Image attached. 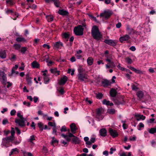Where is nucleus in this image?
I'll return each instance as SVG.
<instances>
[{
	"label": "nucleus",
	"instance_id": "obj_18",
	"mask_svg": "<svg viewBox=\"0 0 156 156\" xmlns=\"http://www.w3.org/2000/svg\"><path fill=\"white\" fill-rule=\"evenodd\" d=\"M82 52V51L80 50L76 51L75 55L77 59H80L82 57V55H80Z\"/></svg>",
	"mask_w": 156,
	"mask_h": 156
},
{
	"label": "nucleus",
	"instance_id": "obj_45",
	"mask_svg": "<svg viewBox=\"0 0 156 156\" xmlns=\"http://www.w3.org/2000/svg\"><path fill=\"white\" fill-rule=\"evenodd\" d=\"M38 114L39 115H42L44 119H45L46 116H47V114H43L41 110H39L38 112Z\"/></svg>",
	"mask_w": 156,
	"mask_h": 156
},
{
	"label": "nucleus",
	"instance_id": "obj_32",
	"mask_svg": "<svg viewBox=\"0 0 156 156\" xmlns=\"http://www.w3.org/2000/svg\"><path fill=\"white\" fill-rule=\"evenodd\" d=\"M134 33H133L131 36L132 38H135L137 36V35L140 34V33L139 32L135 30H134Z\"/></svg>",
	"mask_w": 156,
	"mask_h": 156
},
{
	"label": "nucleus",
	"instance_id": "obj_15",
	"mask_svg": "<svg viewBox=\"0 0 156 156\" xmlns=\"http://www.w3.org/2000/svg\"><path fill=\"white\" fill-rule=\"evenodd\" d=\"M67 77L66 76H64L61 79L59 82V84L62 85H64L67 81Z\"/></svg>",
	"mask_w": 156,
	"mask_h": 156
},
{
	"label": "nucleus",
	"instance_id": "obj_3",
	"mask_svg": "<svg viewBox=\"0 0 156 156\" xmlns=\"http://www.w3.org/2000/svg\"><path fill=\"white\" fill-rule=\"evenodd\" d=\"M113 14L112 12L109 10H105L103 12L100 14V17L104 18L105 19H108Z\"/></svg>",
	"mask_w": 156,
	"mask_h": 156
},
{
	"label": "nucleus",
	"instance_id": "obj_23",
	"mask_svg": "<svg viewBox=\"0 0 156 156\" xmlns=\"http://www.w3.org/2000/svg\"><path fill=\"white\" fill-rule=\"evenodd\" d=\"M93 61L94 59L92 57H88L87 60V64L89 66H91L93 63Z\"/></svg>",
	"mask_w": 156,
	"mask_h": 156
},
{
	"label": "nucleus",
	"instance_id": "obj_37",
	"mask_svg": "<svg viewBox=\"0 0 156 156\" xmlns=\"http://www.w3.org/2000/svg\"><path fill=\"white\" fill-rule=\"evenodd\" d=\"M125 60L126 62L128 64H131L133 62L131 59L129 57L126 58Z\"/></svg>",
	"mask_w": 156,
	"mask_h": 156
},
{
	"label": "nucleus",
	"instance_id": "obj_38",
	"mask_svg": "<svg viewBox=\"0 0 156 156\" xmlns=\"http://www.w3.org/2000/svg\"><path fill=\"white\" fill-rule=\"evenodd\" d=\"M32 79V78L31 77L28 76L26 78V80L27 82V83L29 85H31L32 83V81L31 80Z\"/></svg>",
	"mask_w": 156,
	"mask_h": 156
},
{
	"label": "nucleus",
	"instance_id": "obj_8",
	"mask_svg": "<svg viewBox=\"0 0 156 156\" xmlns=\"http://www.w3.org/2000/svg\"><path fill=\"white\" fill-rule=\"evenodd\" d=\"M109 132L111 135L113 137H115L118 135V134L117 131L115 130L110 128L109 129Z\"/></svg>",
	"mask_w": 156,
	"mask_h": 156
},
{
	"label": "nucleus",
	"instance_id": "obj_26",
	"mask_svg": "<svg viewBox=\"0 0 156 156\" xmlns=\"http://www.w3.org/2000/svg\"><path fill=\"white\" fill-rule=\"evenodd\" d=\"M35 140V137L34 135L31 136L30 138L27 140L28 142L33 144V145H34V143H33V141Z\"/></svg>",
	"mask_w": 156,
	"mask_h": 156
},
{
	"label": "nucleus",
	"instance_id": "obj_31",
	"mask_svg": "<svg viewBox=\"0 0 156 156\" xmlns=\"http://www.w3.org/2000/svg\"><path fill=\"white\" fill-rule=\"evenodd\" d=\"M53 2L55 5L57 7H58L60 5V2L59 0H54Z\"/></svg>",
	"mask_w": 156,
	"mask_h": 156
},
{
	"label": "nucleus",
	"instance_id": "obj_40",
	"mask_svg": "<svg viewBox=\"0 0 156 156\" xmlns=\"http://www.w3.org/2000/svg\"><path fill=\"white\" fill-rule=\"evenodd\" d=\"M46 17L49 22L52 21L53 20V17L52 16H46Z\"/></svg>",
	"mask_w": 156,
	"mask_h": 156
},
{
	"label": "nucleus",
	"instance_id": "obj_42",
	"mask_svg": "<svg viewBox=\"0 0 156 156\" xmlns=\"http://www.w3.org/2000/svg\"><path fill=\"white\" fill-rule=\"evenodd\" d=\"M61 136H62L67 141H70V139L68 135H65L63 134H61Z\"/></svg>",
	"mask_w": 156,
	"mask_h": 156
},
{
	"label": "nucleus",
	"instance_id": "obj_44",
	"mask_svg": "<svg viewBox=\"0 0 156 156\" xmlns=\"http://www.w3.org/2000/svg\"><path fill=\"white\" fill-rule=\"evenodd\" d=\"M58 141L56 140L54 137H53L52 138V140L51 142V144H54L58 143Z\"/></svg>",
	"mask_w": 156,
	"mask_h": 156
},
{
	"label": "nucleus",
	"instance_id": "obj_4",
	"mask_svg": "<svg viewBox=\"0 0 156 156\" xmlns=\"http://www.w3.org/2000/svg\"><path fill=\"white\" fill-rule=\"evenodd\" d=\"M104 111V109L102 108H99L96 110V118L98 121H100L103 119V116L102 115V114Z\"/></svg>",
	"mask_w": 156,
	"mask_h": 156
},
{
	"label": "nucleus",
	"instance_id": "obj_21",
	"mask_svg": "<svg viewBox=\"0 0 156 156\" xmlns=\"http://www.w3.org/2000/svg\"><path fill=\"white\" fill-rule=\"evenodd\" d=\"M110 95L112 97H115L117 94V91L116 90L112 89L110 92Z\"/></svg>",
	"mask_w": 156,
	"mask_h": 156
},
{
	"label": "nucleus",
	"instance_id": "obj_1",
	"mask_svg": "<svg viewBox=\"0 0 156 156\" xmlns=\"http://www.w3.org/2000/svg\"><path fill=\"white\" fill-rule=\"evenodd\" d=\"M92 36L94 39H101L103 38V35L99 29L98 27L95 25L93 26L91 30Z\"/></svg>",
	"mask_w": 156,
	"mask_h": 156
},
{
	"label": "nucleus",
	"instance_id": "obj_63",
	"mask_svg": "<svg viewBox=\"0 0 156 156\" xmlns=\"http://www.w3.org/2000/svg\"><path fill=\"white\" fill-rule=\"evenodd\" d=\"M117 67L120 70L122 71H124L125 68L121 66L119 63V65H118Z\"/></svg>",
	"mask_w": 156,
	"mask_h": 156
},
{
	"label": "nucleus",
	"instance_id": "obj_29",
	"mask_svg": "<svg viewBox=\"0 0 156 156\" xmlns=\"http://www.w3.org/2000/svg\"><path fill=\"white\" fill-rule=\"evenodd\" d=\"M18 149L17 148L12 149L11 150V152L9 153V156H11L13 154H16V153H18Z\"/></svg>",
	"mask_w": 156,
	"mask_h": 156
},
{
	"label": "nucleus",
	"instance_id": "obj_52",
	"mask_svg": "<svg viewBox=\"0 0 156 156\" xmlns=\"http://www.w3.org/2000/svg\"><path fill=\"white\" fill-rule=\"evenodd\" d=\"M75 70L74 69H69L68 70V73H71V75H73L74 74Z\"/></svg>",
	"mask_w": 156,
	"mask_h": 156
},
{
	"label": "nucleus",
	"instance_id": "obj_11",
	"mask_svg": "<svg viewBox=\"0 0 156 156\" xmlns=\"http://www.w3.org/2000/svg\"><path fill=\"white\" fill-rule=\"evenodd\" d=\"M104 42L106 44L112 46H115L116 42L112 40H104Z\"/></svg>",
	"mask_w": 156,
	"mask_h": 156
},
{
	"label": "nucleus",
	"instance_id": "obj_51",
	"mask_svg": "<svg viewBox=\"0 0 156 156\" xmlns=\"http://www.w3.org/2000/svg\"><path fill=\"white\" fill-rule=\"evenodd\" d=\"M52 133L55 135H57L56 127H54L52 128Z\"/></svg>",
	"mask_w": 156,
	"mask_h": 156
},
{
	"label": "nucleus",
	"instance_id": "obj_33",
	"mask_svg": "<svg viewBox=\"0 0 156 156\" xmlns=\"http://www.w3.org/2000/svg\"><path fill=\"white\" fill-rule=\"evenodd\" d=\"M148 131L151 134H154L156 132V128H151L150 129H148Z\"/></svg>",
	"mask_w": 156,
	"mask_h": 156
},
{
	"label": "nucleus",
	"instance_id": "obj_20",
	"mask_svg": "<svg viewBox=\"0 0 156 156\" xmlns=\"http://www.w3.org/2000/svg\"><path fill=\"white\" fill-rule=\"evenodd\" d=\"M136 117H137V121L140 120H144L145 119V116L143 115H140L139 114H136L135 115Z\"/></svg>",
	"mask_w": 156,
	"mask_h": 156
},
{
	"label": "nucleus",
	"instance_id": "obj_7",
	"mask_svg": "<svg viewBox=\"0 0 156 156\" xmlns=\"http://www.w3.org/2000/svg\"><path fill=\"white\" fill-rule=\"evenodd\" d=\"M15 122L19 126H23L24 125V119H16Z\"/></svg>",
	"mask_w": 156,
	"mask_h": 156
},
{
	"label": "nucleus",
	"instance_id": "obj_39",
	"mask_svg": "<svg viewBox=\"0 0 156 156\" xmlns=\"http://www.w3.org/2000/svg\"><path fill=\"white\" fill-rule=\"evenodd\" d=\"M48 125L50 126L55 127L56 126V124L55 123V121H53V122H49L48 123Z\"/></svg>",
	"mask_w": 156,
	"mask_h": 156
},
{
	"label": "nucleus",
	"instance_id": "obj_47",
	"mask_svg": "<svg viewBox=\"0 0 156 156\" xmlns=\"http://www.w3.org/2000/svg\"><path fill=\"white\" fill-rule=\"evenodd\" d=\"M129 38V36L127 34H126L123 36L121 37L119 39H128Z\"/></svg>",
	"mask_w": 156,
	"mask_h": 156
},
{
	"label": "nucleus",
	"instance_id": "obj_62",
	"mask_svg": "<svg viewBox=\"0 0 156 156\" xmlns=\"http://www.w3.org/2000/svg\"><path fill=\"white\" fill-rule=\"evenodd\" d=\"M16 112V110L15 109L12 110L10 112V114L11 115L13 116L15 115Z\"/></svg>",
	"mask_w": 156,
	"mask_h": 156
},
{
	"label": "nucleus",
	"instance_id": "obj_58",
	"mask_svg": "<svg viewBox=\"0 0 156 156\" xmlns=\"http://www.w3.org/2000/svg\"><path fill=\"white\" fill-rule=\"evenodd\" d=\"M46 62H47V65L48 66H51L53 63L52 61H49L48 59L46 60Z\"/></svg>",
	"mask_w": 156,
	"mask_h": 156
},
{
	"label": "nucleus",
	"instance_id": "obj_19",
	"mask_svg": "<svg viewBox=\"0 0 156 156\" xmlns=\"http://www.w3.org/2000/svg\"><path fill=\"white\" fill-rule=\"evenodd\" d=\"M126 30L128 34L131 36L133 33H134V30L132 28H130L129 25L127 26Z\"/></svg>",
	"mask_w": 156,
	"mask_h": 156
},
{
	"label": "nucleus",
	"instance_id": "obj_43",
	"mask_svg": "<svg viewBox=\"0 0 156 156\" xmlns=\"http://www.w3.org/2000/svg\"><path fill=\"white\" fill-rule=\"evenodd\" d=\"M78 70L79 72L78 74H82V73L84 70V69H83L82 67L80 66L78 69Z\"/></svg>",
	"mask_w": 156,
	"mask_h": 156
},
{
	"label": "nucleus",
	"instance_id": "obj_28",
	"mask_svg": "<svg viewBox=\"0 0 156 156\" xmlns=\"http://www.w3.org/2000/svg\"><path fill=\"white\" fill-rule=\"evenodd\" d=\"M50 71L51 73L56 75H58L59 74V71L57 70L56 69H51Z\"/></svg>",
	"mask_w": 156,
	"mask_h": 156
},
{
	"label": "nucleus",
	"instance_id": "obj_64",
	"mask_svg": "<svg viewBox=\"0 0 156 156\" xmlns=\"http://www.w3.org/2000/svg\"><path fill=\"white\" fill-rule=\"evenodd\" d=\"M155 120V119L154 118L151 119L147 121V123H153Z\"/></svg>",
	"mask_w": 156,
	"mask_h": 156
},
{
	"label": "nucleus",
	"instance_id": "obj_22",
	"mask_svg": "<svg viewBox=\"0 0 156 156\" xmlns=\"http://www.w3.org/2000/svg\"><path fill=\"white\" fill-rule=\"evenodd\" d=\"M102 103L104 105H105L108 106L109 105L112 106L113 105V104L112 103H110L109 101H107L106 99H104Z\"/></svg>",
	"mask_w": 156,
	"mask_h": 156
},
{
	"label": "nucleus",
	"instance_id": "obj_34",
	"mask_svg": "<svg viewBox=\"0 0 156 156\" xmlns=\"http://www.w3.org/2000/svg\"><path fill=\"white\" fill-rule=\"evenodd\" d=\"M13 47L16 50H18L19 51L20 49L21 45L20 44H15Z\"/></svg>",
	"mask_w": 156,
	"mask_h": 156
},
{
	"label": "nucleus",
	"instance_id": "obj_60",
	"mask_svg": "<svg viewBox=\"0 0 156 156\" xmlns=\"http://www.w3.org/2000/svg\"><path fill=\"white\" fill-rule=\"evenodd\" d=\"M8 123V122L7 119L6 118L4 119L2 121V124L5 125L6 124Z\"/></svg>",
	"mask_w": 156,
	"mask_h": 156
},
{
	"label": "nucleus",
	"instance_id": "obj_27",
	"mask_svg": "<svg viewBox=\"0 0 156 156\" xmlns=\"http://www.w3.org/2000/svg\"><path fill=\"white\" fill-rule=\"evenodd\" d=\"M102 84L104 87H107L110 84V83L107 80H104L102 81Z\"/></svg>",
	"mask_w": 156,
	"mask_h": 156
},
{
	"label": "nucleus",
	"instance_id": "obj_25",
	"mask_svg": "<svg viewBox=\"0 0 156 156\" xmlns=\"http://www.w3.org/2000/svg\"><path fill=\"white\" fill-rule=\"evenodd\" d=\"M144 94L143 92L140 90L138 91L136 93V95L140 99H141L143 97Z\"/></svg>",
	"mask_w": 156,
	"mask_h": 156
},
{
	"label": "nucleus",
	"instance_id": "obj_54",
	"mask_svg": "<svg viewBox=\"0 0 156 156\" xmlns=\"http://www.w3.org/2000/svg\"><path fill=\"white\" fill-rule=\"evenodd\" d=\"M7 3L9 4L10 5H13L14 4V2L12 0H9L6 1Z\"/></svg>",
	"mask_w": 156,
	"mask_h": 156
},
{
	"label": "nucleus",
	"instance_id": "obj_12",
	"mask_svg": "<svg viewBox=\"0 0 156 156\" xmlns=\"http://www.w3.org/2000/svg\"><path fill=\"white\" fill-rule=\"evenodd\" d=\"M70 128L71 131L74 134L76 133V131L77 128L76 126L75 123H73L70 125Z\"/></svg>",
	"mask_w": 156,
	"mask_h": 156
},
{
	"label": "nucleus",
	"instance_id": "obj_6",
	"mask_svg": "<svg viewBox=\"0 0 156 156\" xmlns=\"http://www.w3.org/2000/svg\"><path fill=\"white\" fill-rule=\"evenodd\" d=\"M0 75L1 77V81L2 83L5 87L7 84V79L5 74L3 72H0Z\"/></svg>",
	"mask_w": 156,
	"mask_h": 156
},
{
	"label": "nucleus",
	"instance_id": "obj_2",
	"mask_svg": "<svg viewBox=\"0 0 156 156\" xmlns=\"http://www.w3.org/2000/svg\"><path fill=\"white\" fill-rule=\"evenodd\" d=\"M15 137L11 135L2 139V145L7 147H8L9 143L12 142L14 140Z\"/></svg>",
	"mask_w": 156,
	"mask_h": 156
},
{
	"label": "nucleus",
	"instance_id": "obj_55",
	"mask_svg": "<svg viewBox=\"0 0 156 156\" xmlns=\"http://www.w3.org/2000/svg\"><path fill=\"white\" fill-rule=\"evenodd\" d=\"M109 112L110 114H113L115 113V110L114 109H109Z\"/></svg>",
	"mask_w": 156,
	"mask_h": 156
},
{
	"label": "nucleus",
	"instance_id": "obj_61",
	"mask_svg": "<svg viewBox=\"0 0 156 156\" xmlns=\"http://www.w3.org/2000/svg\"><path fill=\"white\" fill-rule=\"evenodd\" d=\"M138 126L139 127V128H138L139 130H141V128H143L144 127V124L142 122H140Z\"/></svg>",
	"mask_w": 156,
	"mask_h": 156
},
{
	"label": "nucleus",
	"instance_id": "obj_30",
	"mask_svg": "<svg viewBox=\"0 0 156 156\" xmlns=\"http://www.w3.org/2000/svg\"><path fill=\"white\" fill-rule=\"evenodd\" d=\"M72 140V142L75 144H78L80 143V140L77 137H75Z\"/></svg>",
	"mask_w": 156,
	"mask_h": 156
},
{
	"label": "nucleus",
	"instance_id": "obj_41",
	"mask_svg": "<svg viewBox=\"0 0 156 156\" xmlns=\"http://www.w3.org/2000/svg\"><path fill=\"white\" fill-rule=\"evenodd\" d=\"M27 50V48L25 47H22L21 49H20V51L21 53H22L23 54H24L26 51Z\"/></svg>",
	"mask_w": 156,
	"mask_h": 156
},
{
	"label": "nucleus",
	"instance_id": "obj_49",
	"mask_svg": "<svg viewBox=\"0 0 156 156\" xmlns=\"http://www.w3.org/2000/svg\"><path fill=\"white\" fill-rule=\"evenodd\" d=\"M9 59L11 61H15L16 59V56L14 54H12L11 55V57L9 58Z\"/></svg>",
	"mask_w": 156,
	"mask_h": 156
},
{
	"label": "nucleus",
	"instance_id": "obj_50",
	"mask_svg": "<svg viewBox=\"0 0 156 156\" xmlns=\"http://www.w3.org/2000/svg\"><path fill=\"white\" fill-rule=\"evenodd\" d=\"M38 126L41 130L42 131L43 130L44 128L43 127V124L41 123H38Z\"/></svg>",
	"mask_w": 156,
	"mask_h": 156
},
{
	"label": "nucleus",
	"instance_id": "obj_35",
	"mask_svg": "<svg viewBox=\"0 0 156 156\" xmlns=\"http://www.w3.org/2000/svg\"><path fill=\"white\" fill-rule=\"evenodd\" d=\"M62 36V38L66 39L69 38L70 37V35L68 33H65L63 34Z\"/></svg>",
	"mask_w": 156,
	"mask_h": 156
},
{
	"label": "nucleus",
	"instance_id": "obj_56",
	"mask_svg": "<svg viewBox=\"0 0 156 156\" xmlns=\"http://www.w3.org/2000/svg\"><path fill=\"white\" fill-rule=\"evenodd\" d=\"M24 64L23 62L21 63V64L20 66L19 67V69H21L22 70H24Z\"/></svg>",
	"mask_w": 156,
	"mask_h": 156
},
{
	"label": "nucleus",
	"instance_id": "obj_46",
	"mask_svg": "<svg viewBox=\"0 0 156 156\" xmlns=\"http://www.w3.org/2000/svg\"><path fill=\"white\" fill-rule=\"evenodd\" d=\"M114 64H109V62H108V64H106V69H108L110 68H112L113 67H115V66L114 65Z\"/></svg>",
	"mask_w": 156,
	"mask_h": 156
},
{
	"label": "nucleus",
	"instance_id": "obj_59",
	"mask_svg": "<svg viewBox=\"0 0 156 156\" xmlns=\"http://www.w3.org/2000/svg\"><path fill=\"white\" fill-rule=\"evenodd\" d=\"M102 94L101 93H98L96 95V97L97 98L100 99L102 97Z\"/></svg>",
	"mask_w": 156,
	"mask_h": 156
},
{
	"label": "nucleus",
	"instance_id": "obj_10",
	"mask_svg": "<svg viewBox=\"0 0 156 156\" xmlns=\"http://www.w3.org/2000/svg\"><path fill=\"white\" fill-rule=\"evenodd\" d=\"M112 55H105V57L106 58V59L105 60L109 62V64H114V62L112 60Z\"/></svg>",
	"mask_w": 156,
	"mask_h": 156
},
{
	"label": "nucleus",
	"instance_id": "obj_13",
	"mask_svg": "<svg viewBox=\"0 0 156 156\" xmlns=\"http://www.w3.org/2000/svg\"><path fill=\"white\" fill-rule=\"evenodd\" d=\"M58 13L59 14L63 16H68L69 14V13L68 11L63 9L59 10L58 11Z\"/></svg>",
	"mask_w": 156,
	"mask_h": 156
},
{
	"label": "nucleus",
	"instance_id": "obj_5",
	"mask_svg": "<svg viewBox=\"0 0 156 156\" xmlns=\"http://www.w3.org/2000/svg\"><path fill=\"white\" fill-rule=\"evenodd\" d=\"M83 29L81 25L75 27L74 29V32L76 35H82L83 34Z\"/></svg>",
	"mask_w": 156,
	"mask_h": 156
},
{
	"label": "nucleus",
	"instance_id": "obj_16",
	"mask_svg": "<svg viewBox=\"0 0 156 156\" xmlns=\"http://www.w3.org/2000/svg\"><path fill=\"white\" fill-rule=\"evenodd\" d=\"M31 66L33 68H38L40 65L36 61H35L31 63Z\"/></svg>",
	"mask_w": 156,
	"mask_h": 156
},
{
	"label": "nucleus",
	"instance_id": "obj_9",
	"mask_svg": "<svg viewBox=\"0 0 156 156\" xmlns=\"http://www.w3.org/2000/svg\"><path fill=\"white\" fill-rule=\"evenodd\" d=\"M88 78V75L86 74H78V79L81 81H83L84 79Z\"/></svg>",
	"mask_w": 156,
	"mask_h": 156
},
{
	"label": "nucleus",
	"instance_id": "obj_14",
	"mask_svg": "<svg viewBox=\"0 0 156 156\" xmlns=\"http://www.w3.org/2000/svg\"><path fill=\"white\" fill-rule=\"evenodd\" d=\"M7 57L6 51L5 50L0 51V58L2 59H5Z\"/></svg>",
	"mask_w": 156,
	"mask_h": 156
},
{
	"label": "nucleus",
	"instance_id": "obj_48",
	"mask_svg": "<svg viewBox=\"0 0 156 156\" xmlns=\"http://www.w3.org/2000/svg\"><path fill=\"white\" fill-rule=\"evenodd\" d=\"M17 116L20 119H24L23 117V115H21L20 112H17Z\"/></svg>",
	"mask_w": 156,
	"mask_h": 156
},
{
	"label": "nucleus",
	"instance_id": "obj_36",
	"mask_svg": "<svg viewBox=\"0 0 156 156\" xmlns=\"http://www.w3.org/2000/svg\"><path fill=\"white\" fill-rule=\"evenodd\" d=\"M44 80V82L45 84L48 83L49 81V79L48 77V75L47 76H44L43 77Z\"/></svg>",
	"mask_w": 156,
	"mask_h": 156
},
{
	"label": "nucleus",
	"instance_id": "obj_24",
	"mask_svg": "<svg viewBox=\"0 0 156 156\" xmlns=\"http://www.w3.org/2000/svg\"><path fill=\"white\" fill-rule=\"evenodd\" d=\"M62 46V43L60 41L57 42L54 44V47L56 48H58L60 46Z\"/></svg>",
	"mask_w": 156,
	"mask_h": 156
},
{
	"label": "nucleus",
	"instance_id": "obj_53",
	"mask_svg": "<svg viewBox=\"0 0 156 156\" xmlns=\"http://www.w3.org/2000/svg\"><path fill=\"white\" fill-rule=\"evenodd\" d=\"M47 72L48 71L47 70H45L44 71H42L41 72L42 73V75L43 76V77H44V76H48V75H47Z\"/></svg>",
	"mask_w": 156,
	"mask_h": 156
},
{
	"label": "nucleus",
	"instance_id": "obj_17",
	"mask_svg": "<svg viewBox=\"0 0 156 156\" xmlns=\"http://www.w3.org/2000/svg\"><path fill=\"white\" fill-rule=\"evenodd\" d=\"M99 133L101 136L104 137L107 135V131L105 128L102 129L100 130Z\"/></svg>",
	"mask_w": 156,
	"mask_h": 156
},
{
	"label": "nucleus",
	"instance_id": "obj_57",
	"mask_svg": "<svg viewBox=\"0 0 156 156\" xmlns=\"http://www.w3.org/2000/svg\"><path fill=\"white\" fill-rule=\"evenodd\" d=\"M11 136H14L15 133V131L14 130V128L13 127H11Z\"/></svg>",
	"mask_w": 156,
	"mask_h": 156
}]
</instances>
